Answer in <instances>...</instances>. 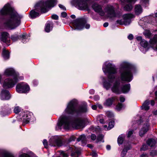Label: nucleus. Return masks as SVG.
I'll return each instance as SVG.
<instances>
[{"mask_svg": "<svg viewBox=\"0 0 157 157\" xmlns=\"http://www.w3.org/2000/svg\"><path fill=\"white\" fill-rule=\"evenodd\" d=\"M122 2H135L136 0H121Z\"/></svg>", "mask_w": 157, "mask_h": 157, "instance_id": "obj_45", "label": "nucleus"}, {"mask_svg": "<svg viewBox=\"0 0 157 157\" xmlns=\"http://www.w3.org/2000/svg\"><path fill=\"white\" fill-rule=\"evenodd\" d=\"M73 126L77 129L83 128L85 126L84 122L82 120L78 119L74 122Z\"/></svg>", "mask_w": 157, "mask_h": 157, "instance_id": "obj_13", "label": "nucleus"}, {"mask_svg": "<svg viewBox=\"0 0 157 157\" xmlns=\"http://www.w3.org/2000/svg\"><path fill=\"white\" fill-rule=\"evenodd\" d=\"M99 121L101 123H104V120L103 119H101L99 120Z\"/></svg>", "mask_w": 157, "mask_h": 157, "instance_id": "obj_60", "label": "nucleus"}, {"mask_svg": "<svg viewBox=\"0 0 157 157\" xmlns=\"http://www.w3.org/2000/svg\"><path fill=\"white\" fill-rule=\"evenodd\" d=\"M133 8L131 4L127 5L124 7V10L129 11L131 10Z\"/></svg>", "mask_w": 157, "mask_h": 157, "instance_id": "obj_33", "label": "nucleus"}, {"mask_svg": "<svg viewBox=\"0 0 157 157\" xmlns=\"http://www.w3.org/2000/svg\"><path fill=\"white\" fill-rule=\"evenodd\" d=\"M21 110L20 108L19 107H16L14 109V112L16 113H19Z\"/></svg>", "mask_w": 157, "mask_h": 157, "instance_id": "obj_37", "label": "nucleus"}, {"mask_svg": "<svg viewBox=\"0 0 157 157\" xmlns=\"http://www.w3.org/2000/svg\"><path fill=\"white\" fill-rule=\"evenodd\" d=\"M60 155L63 157H68V154L63 151L60 152Z\"/></svg>", "mask_w": 157, "mask_h": 157, "instance_id": "obj_39", "label": "nucleus"}, {"mask_svg": "<svg viewBox=\"0 0 157 157\" xmlns=\"http://www.w3.org/2000/svg\"><path fill=\"white\" fill-rule=\"evenodd\" d=\"M128 38L130 40H132L133 38V36L132 34H130L128 36Z\"/></svg>", "mask_w": 157, "mask_h": 157, "instance_id": "obj_54", "label": "nucleus"}, {"mask_svg": "<svg viewBox=\"0 0 157 157\" xmlns=\"http://www.w3.org/2000/svg\"><path fill=\"white\" fill-rule=\"evenodd\" d=\"M56 143L57 145L59 147L61 146L62 144V141L60 140H56Z\"/></svg>", "mask_w": 157, "mask_h": 157, "instance_id": "obj_43", "label": "nucleus"}, {"mask_svg": "<svg viewBox=\"0 0 157 157\" xmlns=\"http://www.w3.org/2000/svg\"><path fill=\"white\" fill-rule=\"evenodd\" d=\"M81 151L80 150L75 149V152H72L71 154V156L72 157H78L80 154Z\"/></svg>", "mask_w": 157, "mask_h": 157, "instance_id": "obj_26", "label": "nucleus"}, {"mask_svg": "<svg viewBox=\"0 0 157 157\" xmlns=\"http://www.w3.org/2000/svg\"><path fill=\"white\" fill-rule=\"evenodd\" d=\"M157 42V35H154L153 38L150 39V43L151 45L154 44L156 43Z\"/></svg>", "mask_w": 157, "mask_h": 157, "instance_id": "obj_28", "label": "nucleus"}, {"mask_svg": "<svg viewBox=\"0 0 157 157\" xmlns=\"http://www.w3.org/2000/svg\"><path fill=\"white\" fill-rule=\"evenodd\" d=\"M0 14L2 15L9 14L10 18L7 19L5 23L6 27L13 29L18 26L20 23V16L14 10L8 3L4 6L0 11Z\"/></svg>", "mask_w": 157, "mask_h": 157, "instance_id": "obj_1", "label": "nucleus"}, {"mask_svg": "<svg viewBox=\"0 0 157 157\" xmlns=\"http://www.w3.org/2000/svg\"><path fill=\"white\" fill-rule=\"evenodd\" d=\"M114 122L113 121H111L109 122V126L107 128V130H110L111 128H113L114 126Z\"/></svg>", "mask_w": 157, "mask_h": 157, "instance_id": "obj_35", "label": "nucleus"}, {"mask_svg": "<svg viewBox=\"0 0 157 157\" xmlns=\"http://www.w3.org/2000/svg\"><path fill=\"white\" fill-rule=\"evenodd\" d=\"M22 38L23 39H25L27 38V36L26 34H23L22 35Z\"/></svg>", "mask_w": 157, "mask_h": 157, "instance_id": "obj_57", "label": "nucleus"}, {"mask_svg": "<svg viewBox=\"0 0 157 157\" xmlns=\"http://www.w3.org/2000/svg\"><path fill=\"white\" fill-rule=\"evenodd\" d=\"M122 107V104L120 103L117 105L116 109L118 111H120Z\"/></svg>", "mask_w": 157, "mask_h": 157, "instance_id": "obj_36", "label": "nucleus"}, {"mask_svg": "<svg viewBox=\"0 0 157 157\" xmlns=\"http://www.w3.org/2000/svg\"><path fill=\"white\" fill-rule=\"evenodd\" d=\"M78 5L79 9L81 10H84L87 8V5L86 2L84 0H80Z\"/></svg>", "mask_w": 157, "mask_h": 157, "instance_id": "obj_19", "label": "nucleus"}, {"mask_svg": "<svg viewBox=\"0 0 157 157\" xmlns=\"http://www.w3.org/2000/svg\"><path fill=\"white\" fill-rule=\"evenodd\" d=\"M18 38L17 36H16L14 35H12L11 36V39L13 41L17 40Z\"/></svg>", "mask_w": 157, "mask_h": 157, "instance_id": "obj_44", "label": "nucleus"}, {"mask_svg": "<svg viewBox=\"0 0 157 157\" xmlns=\"http://www.w3.org/2000/svg\"><path fill=\"white\" fill-rule=\"evenodd\" d=\"M105 11L109 17H112L116 16L114 8L112 6H107L105 9Z\"/></svg>", "mask_w": 157, "mask_h": 157, "instance_id": "obj_12", "label": "nucleus"}, {"mask_svg": "<svg viewBox=\"0 0 157 157\" xmlns=\"http://www.w3.org/2000/svg\"><path fill=\"white\" fill-rule=\"evenodd\" d=\"M57 3L56 0H48L46 2L40 1L35 5L36 10H40L43 13H45L48 8L54 7Z\"/></svg>", "mask_w": 157, "mask_h": 157, "instance_id": "obj_4", "label": "nucleus"}, {"mask_svg": "<svg viewBox=\"0 0 157 157\" xmlns=\"http://www.w3.org/2000/svg\"><path fill=\"white\" fill-rule=\"evenodd\" d=\"M51 17L52 19L55 20H57L58 19V16L56 14H53L52 16Z\"/></svg>", "mask_w": 157, "mask_h": 157, "instance_id": "obj_46", "label": "nucleus"}, {"mask_svg": "<svg viewBox=\"0 0 157 157\" xmlns=\"http://www.w3.org/2000/svg\"><path fill=\"white\" fill-rule=\"evenodd\" d=\"M52 26H51L50 24H47L46 26L45 30L46 32H49L50 31V30L52 29Z\"/></svg>", "mask_w": 157, "mask_h": 157, "instance_id": "obj_31", "label": "nucleus"}, {"mask_svg": "<svg viewBox=\"0 0 157 157\" xmlns=\"http://www.w3.org/2000/svg\"><path fill=\"white\" fill-rule=\"evenodd\" d=\"M149 104V101L147 100L143 103L142 106V108L145 110H147L149 109V107L148 105Z\"/></svg>", "mask_w": 157, "mask_h": 157, "instance_id": "obj_23", "label": "nucleus"}, {"mask_svg": "<svg viewBox=\"0 0 157 157\" xmlns=\"http://www.w3.org/2000/svg\"><path fill=\"white\" fill-rule=\"evenodd\" d=\"M108 24H109L108 23L105 22L103 26L105 27H106L108 26Z\"/></svg>", "mask_w": 157, "mask_h": 157, "instance_id": "obj_56", "label": "nucleus"}, {"mask_svg": "<svg viewBox=\"0 0 157 157\" xmlns=\"http://www.w3.org/2000/svg\"><path fill=\"white\" fill-rule=\"evenodd\" d=\"M153 48L154 50L157 51V44L156 46L153 47Z\"/></svg>", "mask_w": 157, "mask_h": 157, "instance_id": "obj_63", "label": "nucleus"}, {"mask_svg": "<svg viewBox=\"0 0 157 157\" xmlns=\"http://www.w3.org/2000/svg\"><path fill=\"white\" fill-rule=\"evenodd\" d=\"M91 138L92 140H95L96 138V136L94 134H92L91 136Z\"/></svg>", "mask_w": 157, "mask_h": 157, "instance_id": "obj_48", "label": "nucleus"}, {"mask_svg": "<svg viewBox=\"0 0 157 157\" xmlns=\"http://www.w3.org/2000/svg\"><path fill=\"white\" fill-rule=\"evenodd\" d=\"M117 99L116 97H113L107 99L105 103V105L106 106H109L112 105L113 102L116 99Z\"/></svg>", "mask_w": 157, "mask_h": 157, "instance_id": "obj_21", "label": "nucleus"}, {"mask_svg": "<svg viewBox=\"0 0 157 157\" xmlns=\"http://www.w3.org/2000/svg\"><path fill=\"white\" fill-rule=\"evenodd\" d=\"M127 152V150L125 148L123 150V151L121 152V156L122 157L124 156L125 155V154H126Z\"/></svg>", "mask_w": 157, "mask_h": 157, "instance_id": "obj_38", "label": "nucleus"}, {"mask_svg": "<svg viewBox=\"0 0 157 157\" xmlns=\"http://www.w3.org/2000/svg\"><path fill=\"white\" fill-rule=\"evenodd\" d=\"M104 86L107 89L110 88V86L109 83L105 82L104 83Z\"/></svg>", "mask_w": 157, "mask_h": 157, "instance_id": "obj_42", "label": "nucleus"}, {"mask_svg": "<svg viewBox=\"0 0 157 157\" xmlns=\"http://www.w3.org/2000/svg\"><path fill=\"white\" fill-rule=\"evenodd\" d=\"M134 16L132 14L129 13L124 15L123 16V20H117V23L121 25H129L131 22V19L133 18Z\"/></svg>", "mask_w": 157, "mask_h": 157, "instance_id": "obj_8", "label": "nucleus"}, {"mask_svg": "<svg viewBox=\"0 0 157 157\" xmlns=\"http://www.w3.org/2000/svg\"><path fill=\"white\" fill-rule=\"evenodd\" d=\"M87 146L88 147H89L90 148H92L93 147V146L91 144H88L87 145Z\"/></svg>", "mask_w": 157, "mask_h": 157, "instance_id": "obj_61", "label": "nucleus"}, {"mask_svg": "<svg viewBox=\"0 0 157 157\" xmlns=\"http://www.w3.org/2000/svg\"><path fill=\"white\" fill-rule=\"evenodd\" d=\"M29 90L28 85L24 83L18 84L16 86V90L19 93H25Z\"/></svg>", "mask_w": 157, "mask_h": 157, "instance_id": "obj_11", "label": "nucleus"}, {"mask_svg": "<svg viewBox=\"0 0 157 157\" xmlns=\"http://www.w3.org/2000/svg\"><path fill=\"white\" fill-rule=\"evenodd\" d=\"M133 133V131L132 130L129 131L128 134V137H129Z\"/></svg>", "mask_w": 157, "mask_h": 157, "instance_id": "obj_52", "label": "nucleus"}, {"mask_svg": "<svg viewBox=\"0 0 157 157\" xmlns=\"http://www.w3.org/2000/svg\"><path fill=\"white\" fill-rule=\"evenodd\" d=\"M20 157H29L28 155L26 154H23L21 155Z\"/></svg>", "mask_w": 157, "mask_h": 157, "instance_id": "obj_55", "label": "nucleus"}, {"mask_svg": "<svg viewBox=\"0 0 157 157\" xmlns=\"http://www.w3.org/2000/svg\"><path fill=\"white\" fill-rule=\"evenodd\" d=\"M43 143L45 148H47L48 146V143L47 141L46 140H44L43 141Z\"/></svg>", "mask_w": 157, "mask_h": 157, "instance_id": "obj_47", "label": "nucleus"}, {"mask_svg": "<svg viewBox=\"0 0 157 157\" xmlns=\"http://www.w3.org/2000/svg\"><path fill=\"white\" fill-rule=\"evenodd\" d=\"M140 157H147V155L144 154H142L140 156Z\"/></svg>", "mask_w": 157, "mask_h": 157, "instance_id": "obj_64", "label": "nucleus"}, {"mask_svg": "<svg viewBox=\"0 0 157 157\" xmlns=\"http://www.w3.org/2000/svg\"><path fill=\"white\" fill-rule=\"evenodd\" d=\"M104 138V136L102 135H99L98 136V137L97 138L96 142L97 143L101 141L102 142H104V140H103Z\"/></svg>", "mask_w": 157, "mask_h": 157, "instance_id": "obj_32", "label": "nucleus"}, {"mask_svg": "<svg viewBox=\"0 0 157 157\" xmlns=\"http://www.w3.org/2000/svg\"><path fill=\"white\" fill-rule=\"evenodd\" d=\"M144 35L147 38H150L152 36V34L148 30H146L144 33Z\"/></svg>", "mask_w": 157, "mask_h": 157, "instance_id": "obj_29", "label": "nucleus"}, {"mask_svg": "<svg viewBox=\"0 0 157 157\" xmlns=\"http://www.w3.org/2000/svg\"><path fill=\"white\" fill-rule=\"evenodd\" d=\"M59 6L61 9H62L63 10H66V8L63 5H61V4H59Z\"/></svg>", "mask_w": 157, "mask_h": 157, "instance_id": "obj_51", "label": "nucleus"}, {"mask_svg": "<svg viewBox=\"0 0 157 157\" xmlns=\"http://www.w3.org/2000/svg\"><path fill=\"white\" fill-rule=\"evenodd\" d=\"M124 137V136L122 135H121L119 136L117 140L118 144H121L123 143Z\"/></svg>", "mask_w": 157, "mask_h": 157, "instance_id": "obj_30", "label": "nucleus"}, {"mask_svg": "<svg viewBox=\"0 0 157 157\" xmlns=\"http://www.w3.org/2000/svg\"><path fill=\"white\" fill-rule=\"evenodd\" d=\"M131 65L128 63L124 62L121 69V79L122 81L129 82L132 79V74L130 70Z\"/></svg>", "mask_w": 157, "mask_h": 157, "instance_id": "obj_3", "label": "nucleus"}, {"mask_svg": "<svg viewBox=\"0 0 157 157\" xmlns=\"http://www.w3.org/2000/svg\"><path fill=\"white\" fill-rule=\"evenodd\" d=\"M92 8L96 12L98 13L100 15L103 16L104 15V12L101 6L97 4H94L93 5Z\"/></svg>", "mask_w": 157, "mask_h": 157, "instance_id": "obj_14", "label": "nucleus"}, {"mask_svg": "<svg viewBox=\"0 0 157 157\" xmlns=\"http://www.w3.org/2000/svg\"><path fill=\"white\" fill-rule=\"evenodd\" d=\"M92 108L94 110H95L97 108V107L96 105H93L92 106Z\"/></svg>", "mask_w": 157, "mask_h": 157, "instance_id": "obj_58", "label": "nucleus"}, {"mask_svg": "<svg viewBox=\"0 0 157 157\" xmlns=\"http://www.w3.org/2000/svg\"><path fill=\"white\" fill-rule=\"evenodd\" d=\"M153 113L154 115H157V109L155 111H154L153 112Z\"/></svg>", "mask_w": 157, "mask_h": 157, "instance_id": "obj_62", "label": "nucleus"}, {"mask_svg": "<svg viewBox=\"0 0 157 157\" xmlns=\"http://www.w3.org/2000/svg\"><path fill=\"white\" fill-rule=\"evenodd\" d=\"M32 113L29 112L25 113L23 116V119L24 121L26 123L29 122L30 119L31 117Z\"/></svg>", "mask_w": 157, "mask_h": 157, "instance_id": "obj_18", "label": "nucleus"}, {"mask_svg": "<svg viewBox=\"0 0 157 157\" xmlns=\"http://www.w3.org/2000/svg\"><path fill=\"white\" fill-rule=\"evenodd\" d=\"M67 13L65 12H63L61 13V16L63 17H65L67 16Z\"/></svg>", "mask_w": 157, "mask_h": 157, "instance_id": "obj_49", "label": "nucleus"}, {"mask_svg": "<svg viewBox=\"0 0 157 157\" xmlns=\"http://www.w3.org/2000/svg\"><path fill=\"white\" fill-rule=\"evenodd\" d=\"M151 103L152 105H154L155 104L154 101L153 100H151Z\"/></svg>", "mask_w": 157, "mask_h": 157, "instance_id": "obj_59", "label": "nucleus"}, {"mask_svg": "<svg viewBox=\"0 0 157 157\" xmlns=\"http://www.w3.org/2000/svg\"><path fill=\"white\" fill-rule=\"evenodd\" d=\"M5 74L7 75H12L13 76V80L6 79L3 82V86L6 88L13 87L17 82L19 78V74L16 72L13 68H10L6 69L5 71Z\"/></svg>", "mask_w": 157, "mask_h": 157, "instance_id": "obj_2", "label": "nucleus"}, {"mask_svg": "<svg viewBox=\"0 0 157 157\" xmlns=\"http://www.w3.org/2000/svg\"><path fill=\"white\" fill-rule=\"evenodd\" d=\"M135 12L137 15H139L143 11L142 8L140 5H136L135 7Z\"/></svg>", "mask_w": 157, "mask_h": 157, "instance_id": "obj_22", "label": "nucleus"}, {"mask_svg": "<svg viewBox=\"0 0 157 157\" xmlns=\"http://www.w3.org/2000/svg\"><path fill=\"white\" fill-rule=\"evenodd\" d=\"M113 84L112 88V90L113 92L116 94H120L121 93V91L123 93H125L128 92L130 90V84L123 85L121 88V90L119 88L120 84L119 81H116Z\"/></svg>", "mask_w": 157, "mask_h": 157, "instance_id": "obj_5", "label": "nucleus"}, {"mask_svg": "<svg viewBox=\"0 0 157 157\" xmlns=\"http://www.w3.org/2000/svg\"><path fill=\"white\" fill-rule=\"evenodd\" d=\"M136 38L137 40L138 41H140V42H141V41H142L143 40L142 39V37L141 36H138L136 37Z\"/></svg>", "mask_w": 157, "mask_h": 157, "instance_id": "obj_53", "label": "nucleus"}, {"mask_svg": "<svg viewBox=\"0 0 157 157\" xmlns=\"http://www.w3.org/2000/svg\"><path fill=\"white\" fill-rule=\"evenodd\" d=\"M70 122L68 119L66 117L61 116L59 119L58 125L59 126H63L64 128L66 129L68 128Z\"/></svg>", "mask_w": 157, "mask_h": 157, "instance_id": "obj_10", "label": "nucleus"}, {"mask_svg": "<svg viewBox=\"0 0 157 157\" xmlns=\"http://www.w3.org/2000/svg\"><path fill=\"white\" fill-rule=\"evenodd\" d=\"M106 114V116L109 117H112L113 115L112 113L110 111H107Z\"/></svg>", "mask_w": 157, "mask_h": 157, "instance_id": "obj_40", "label": "nucleus"}, {"mask_svg": "<svg viewBox=\"0 0 157 157\" xmlns=\"http://www.w3.org/2000/svg\"><path fill=\"white\" fill-rule=\"evenodd\" d=\"M155 143V140L152 139H149L147 141V144L151 147L154 146Z\"/></svg>", "mask_w": 157, "mask_h": 157, "instance_id": "obj_24", "label": "nucleus"}, {"mask_svg": "<svg viewBox=\"0 0 157 157\" xmlns=\"http://www.w3.org/2000/svg\"><path fill=\"white\" fill-rule=\"evenodd\" d=\"M41 11L40 10L38 9L36 10V8L33 10H31L30 13V15L31 18H35L39 15V12Z\"/></svg>", "mask_w": 157, "mask_h": 157, "instance_id": "obj_20", "label": "nucleus"}, {"mask_svg": "<svg viewBox=\"0 0 157 157\" xmlns=\"http://www.w3.org/2000/svg\"><path fill=\"white\" fill-rule=\"evenodd\" d=\"M107 69L109 75L108 76L109 81V82H112L115 78L113 75H112V74H115L116 73V70L114 66H113L111 64H109Z\"/></svg>", "mask_w": 157, "mask_h": 157, "instance_id": "obj_9", "label": "nucleus"}, {"mask_svg": "<svg viewBox=\"0 0 157 157\" xmlns=\"http://www.w3.org/2000/svg\"><path fill=\"white\" fill-rule=\"evenodd\" d=\"M10 38L9 34L7 32H3L1 33L0 37V40L6 43L8 41V38Z\"/></svg>", "mask_w": 157, "mask_h": 157, "instance_id": "obj_15", "label": "nucleus"}, {"mask_svg": "<svg viewBox=\"0 0 157 157\" xmlns=\"http://www.w3.org/2000/svg\"><path fill=\"white\" fill-rule=\"evenodd\" d=\"M149 125L148 123L144 125L140 132L139 134L140 136H143L149 130Z\"/></svg>", "mask_w": 157, "mask_h": 157, "instance_id": "obj_17", "label": "nucleus"}, {"mask_svg": "<svg viewBox=\"0 0 157 157\" xmlns=\"http://www.w3.org/2000/svg\"><path fill=\"white\" fill-rule=\"evenodd\" d=\"M148 149V146L146 144H143L142 147L141 148V150L145 151Z\"/></svg>", "mask_w": 157, "mask_h": 157, "instance_id": "obj_41", "label": "nucleus"}, {"mask_svg": "<svg viewBox=\"0 0 157 157\" xmlns=\"http://www.w3.org/2000/svg\"><path fill=\"white\" fill-rule=\"evenodd\" d=\"M77 141L78 142L81 141L82 144H85L86 142V139L85 136L84 135L80 136L77 139Z\"/></svg>", "mask_w": 157, "mask_h": 157, "instance_id": "obj_25", "label": "nucleus"}, {"mask_svg": "<svg viewBox=\"0 0 157 157\" xmlns=\"http://www.w3.org/2000/svg\"><path fill=\"white\" fill-rule=\"evenodd\" d=\"M76 102L74 101H71L68 104V105L65 110L66 113L68 114H73L75 113H78L80 112H86V107H81L80 110L77 111L75 107Z\"/></svg>", "mask_w": 157, "mask_h": 157, "instance_id": "obj_6", "label": "nucleus"}, {"mask_svg": "<svg viewBox=\"0 0 157 157\" xmlns=\"http://www.w3.org/2000/svg\"><path fill=\"white\" fill-rule=\"evenodd\" d=\"M1 98L2 100H8L10 98L9 91L6 90H3L1 93Z\"/></svg>", "mask_w": 157, "mask_h": 157, "instance_id": "obj_16", "label": "nucleus"}, {"mask_svg": "<svg viewBox=\"0 0 157 157\" xmlns=\"http://www.w3.org/2000/svg\"><path fill=\"white\" fill-rule=\"evenodd\" d=\"M141 45L144 48H146L148 45L147 42L144 40H143L142 41L140 42Z\"/></svg>", "mask_w": 157, "mask_h": 157, "instance_id": "obj_34", "label": "nucleus"}, {"mask_svg": "<svg viewBox=\"0 0 157 157\" xmlns=\"http://www.w3.org/2000/svg\"><path fill=\"white\" fill-rule=\"evenodd\" d=\"M75 26L76 29L78 30H81L84 27L88 29L90 28V25L86 23V20L84 18L77 19L75 21Z\"/></svg>", "mask_w": 157, "mask_h": 157, "instance_id": "obj_7", "label": "nucleus"}, {"mask_svg": "<svg viewBox=\"0 0 157 157\" xmlns=\"http://www.w3.org/2000/svg\"><path fill=\"white\" fill-rule=\"evenodd\" d=\"M10 53L7 50H4L2 52V55L4 58L6 59H8L10 57Z\"/></svg>", "mask_w": 157, "mask_h": 157, "instance_id": "obj_27", "label": "nucleus"}, {"mask_svg": "<svg viewBox=\"0 0 157 157\" xmlns=\"http://www.w3.org/2000/svg\"><path fill=\"white\" fill-rule=\"evenodd\" d=\"M120 100L121 102H124L125 100L124 98L122 96H121L120 98Z\"/></svg>", "mask_w": 157, "mask_h": 157, "instance_id": "obj_50", "label": "nucleus"}]
</instances>
